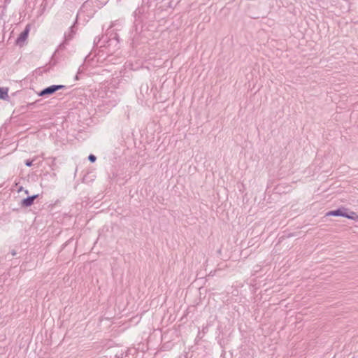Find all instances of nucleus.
Listing matches in <instances>:
<instances>
[{"instance_id": "f257e3e1", "label": "nucleus", "mask_w": 358, "mask_h": 358, "mask_svg": "<svg viewBox=\"0 0 358 358\" xmlns=\"http://www.w3.org/2000/svg\"><path fill=\"white\" fill-rule=\"evenodd\" d=\"M345 211L346 209L344 208H338L334 210L329 211L327 213V215L343 217L353 220L358 219V215L355 212L351 211L350 213H347Z\"/></svg>"}, {"instance_id": "f03ea898", "label": "nucleus", "mask_w": 358, "mask_h": 358, "mask_svg": "<svg viewBox=\"0 0 358 358\" xmlns=\"http://www.w3.org/2000/svg\"><path fill=\"white\" fill-rule=\"evenodd\" d=\"M38 197V194L28 196L21 201V206L25 208L31 206L34 203V200Z\"/></svg>"}, {"instance_id": "7ed1b4c3", "label": "nucleus", "mask_w": 358, "mask_h": 358, "mask_svg": "<svg viewBox=\"0 0 358 358\" xmlns=\"http://www.w3.org/2000/svg\"><path fill=\"white\" fill-rule=\"evenodd\" d=\"M62 88H63V85H52L50 87H48L44 89L43 91H41V92L39 94V95L44 96L46 94H50Z\"/></svg>"}, {"instance_id": "20e7f679", "label": "nucleus", "mask_w": 358, "mask_h": 358, "mask_svg": "<svg viewBox=\"0 0 358 358\" xmlns=\"http://www.w3.org/2000/svg\"><path fill=\"white\" fill-rule=\"evenodd\" d=\"M29 30H30L29 26L27 25L24 31L23 32H22L20 34V35L19 36V37L17 38V41H16L17 44L22 45L25 42V41L27 40V38L28 37Z\"/></svg>"}, {"instance_id": "39448f33", "label": "nucleus", "mask_w": 358, "mask_h": 358, "mask_svg": "<svg viewBox=\"0 0 358 358\" xmlns=\"http://www.w3.org/2000/svg\"><path fill=\"white\" fill-rule=\"evenodd\" d=\"M8 88L0 87V99H7L8 97Z\"/></svg>"}, {"instance_id": "423d86ee", "label": "nucleus", "mask_w": 358, "mask_h": 358, "mask_svg": "<svg viewBox=\"0 0 358 358\" xmlns=\"http://www.w3.org/2000/svg\"><path fill=\"white\" fill-rule=\"evenodd\" d=\"M34 161V159H33V160L27 159L25 161V165L27 166H32Z\"/></svg>"}, {"instance_id": "0eeeda50", "label": "nucleus", "mask_w": 358, "mask_h": 358, "mask_svg": "<svg viewBox=\"0 0 358 358\" xmlns=\"http://www.w3.org/2000/svg\"><path fill=\"white\" fill-rule=\"evenodd\" d=\"M91 163H94L97 158H87Z\"/></svg>"}, {"instance_id": "6e6552de", "label": "nucleus", "mask_w": 358, "mask_h": 358, "mask_svg": "<svg viewBox=\"0 0 358 358\" xmlns=\"http://www.w3.org/2000/svg\"><path fill=\"white\" fill-rule=\"evenodd\" d=\"M11 255L12 256H15L16 255V252L15 250H12Z\"/></svg>"}, {"instance_id": "1a4fd4ad", "label": "nucleus", "mask_w": 358, "mask_h": 358, "mask_svg": "<svg viewBox=\"0 0 358 358\" xmlns=\"http://www.w3.org/2000/svg\"><path fill=\"white\" fill-rule=\"evenodd\" d=\"M21 190H22V187H20V189H18V192H20Z\"/></svg>"}, {"instance_id": "9d476101", "label": "nucleus", "mask_w": 358, "mask_h": 358, "mask_svg": "<svg viewBox=\"0 0 358 358\" xmlns=\"http://www.w3.org/2000/svg\"><path fill=\"white\" fill-rule=\"evenodd\" d=\"M24 192H25V194H29L28 190H25V191H24Z\"/></svg>"}]
</instances>
